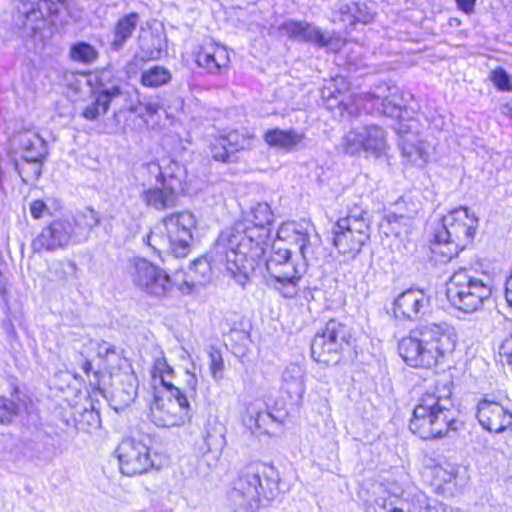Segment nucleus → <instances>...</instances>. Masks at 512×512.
Masks as SVG:
<instances>
[{"mask_svg": "<svg viewBox=\"0 0 512 512\" xmlns=\"http://www.w3.org/2000/svg\"><path fill=\"white\" fill-rule=\"evenodd\" d=\"M273 212L267 203L259 202L250 208L242 220L222 231L217 238V260H228V249H237V271L240 281L246 279L247 273H253L257 261L263 258L271 246V225ZM230 263V261L228 260Z\"/></svg>", "mask_w": 512, "mask_h": 512, "instance_id": "obj_1", "label": "nucleus"}, {"mask_svg": "<svg viewBox=\"0 0 512 512\" xmlns=\"http://www.w3.org/2000/svg\"><path fill=\"white\" fill-rule=\"evenodd\" d=\"M277 238L295 245L301 260H294L289 248L277 247L273 244L271 253L265 262L268 273L266 283L282 297L292 299L299 292L300 281L314 254L310 226L295 221L285 222L279 227Z\"/></svg>", "mask_w": 512, "mask_h": 512, "instance_id": "obj_2", "label": "nucleus"}, {"mask_svg": "<svg viewBox=\"0 0 512 512\" xmlns=\"http://www.w3.org/2000/svg\"><path fill=\"white\" fill-rule=\"evenodd\" d=\"M458 410L452 399L451 385L437 384L419 398L409 422L410 431L424 440L440 439L459 430Z\"/></svg>", "mask_w": 512, "mask_h": 512, "instance_id": "obj_3", "label": "nucleus"}, {"mask_svg": "<svg viewBox=\"0 0 512 512\" xmlns=\"http://www.w3.org/2000/svg\"><path fill=\"white\" fill-rule=\"evenodd\" d=\"M456 341L454 328L448 323H426L403 337L398 350L409 366L431 368L454 351Z\"/></svg>", "mask_w": 512, "mask_h": 512, "instance_id": "obj_4", "label": "nucleus"}, {"mask_svg": "<svg viewBox=\"0 0 512 512\" xmlns=\"http://www.w3.org/2000/svg\"><path fill=\"white\" fill-rule=\"evenodd\" d=\"M277 469L263 462L245 466L233 482L227 499L234 512H255L280 495Z\"/></svg>", "mask_w": 512, "mask_h": 512, "instance_id": "obj_5", "label": "nucleus"}, {"mask_svg": "<svg viewBox=\"0 0 512 512\" xmlns=\"http://www.w3.org/2000/svg\"><path fill=\"white\" fill-rule=\"evenodd\" d=\"M173 373V368L161 352V356L154 360L151 370L153 379H159L168 393L166 397L155 395L150 405L151 421L158 427L182 426L191 419L193 414L188 396L182 394V391L170 382Z\"/></svg>", "mask_w": 512, "mask_h": 512, "instance_id": "obj_6", "label": "nucleus"}, {"mask_svg": "<svg viewBox=\"0 0 512 512\" xmlns=\"http://www.w3.org/2000/svg\"><path fill=\"white\" fill-rule=\"evenodd\" d=\"M492 295V282L486 275L478 277L470 270L459 269L447 284V298L460 311L473 313L480 310Z\"/></svg>", "mask_w": 512, "mask_h": 512, "instance_id": "obj_7", "label": "nucleus"}, {"mask_svg": "<svg viewBox=\"0 0 512 512\" xmlns=\"http://www.w3.org/2000/svg\"><path fill=\"white\" fill-rule=\"evenodd\" d=\"M370 231L368 212L360 206H354L333 226V244L343 257L355 259L370 239Z\"/></svg>", "mask_w": 512, "mask_h": 512, "instance_id": "obj_8", "label": "nucleus"}, {"mask_svg": "<svg viewBox=\"0 0 512 512\" xmlns=\"http://www.w3.org/2000/svg\"><path fill=\"white\" fill-rule=\"evenodd\" d=\"M216 247L217 241L206 256L196 259L189 265L183 283L178 287L183 294H190L197 286H202L210 282L213 269L226 273L242 287L249 282L252 273H247L244 281H240L237 274V262H239L237 258L240 256L239 250L228 249L227 259H229V263L228 260H217V255L215 253Z\"/></svg>", "mask_w": 512, "mask_h": 512, "instance_id": "obj_9", "label": "nucleus"}, {"mask_svg": "<svg viewBox=\"0 0 512 512\" xmlns=\"http://www.w3.org/2000/svg\"><path fill=\"white\" fill-rule=\"evenodd\" d=\"M16 24L20 29L42 32L57 28V19L66 0H16Z\"/></svg>", "mask_w": 512, "mask_h": 512, "instance_id": "obj_10", "label": "nucleus"}, {"mask_svg": "<svg viewBox=\"0 0 512 512\" xmlns=\"http://www.w3.org/2000/svg\"><path fill=\"white\" fill-rule=\"evenodd\" d=\"M351 337V329L347 325L335 319L329 320L312 341V358L325 365L337 363L339 352L350 343Z\"/></svg>", "mask_w": 512, "mask_h": 512, "instance_id": "obj_11", "label": "nucleus"}, {"mask_svg": "<svg viewBox=\"0 0 512 512\" xmlns=\"http://www.w3.org/2000/svg\"><path fill=\"white\" fill-rule=\"evenodd\" d=\"M341 149L350 156H357L364 152L368 156L380 158L385 156L389 149L387 134L378 125L353 129L342 138Z\"/></svg>", "mask_w": 512, "mask_h": 512, "instance_id": "obj_12", "label": "nucleus"}, {"mask_svg": "<svg viewBox=\"0 0 512 512\" xmlns=\"http://www.w3.org/2000/svg\"><path fill=\"white\" fill-rule=\"evenodd\" d=\"M129 275L137 289L158 299L169 296L174 287L165 270L143 258L133 260Z\"/></svg>", "mask_w": 512, "mask_h": 512, "instance_id": "obj_13", "label": "nucleus"}, {"mask_svg": "<svg viewBox=\"0 0 512 512\" xmlns=\"http://www.w3.org/2000/svg\"><path fill=\"white\" fill-rule=\"evenodd\" d=\"M478 227V218L466 207L450 211L442 218L441 225L435 231V239L453 240L458 246L467 247Z\"/></svg>", "mask_w": 512, "mask_h": 512, "instance_id": "obj_14", "label": "nucleus"}, {"mask_svg": "<svg viewBox=\"0 0 512 512\" xmlns=\"http://www.w3.org/2000/svg\"><path fill=\"white\" fill-rule=\"evenodd\" d=\"M122 474L134 476L146 473L150 468L158 467L156 455L152 456L149 446L142 440L124 439L116 449Z\"/></svg>", "mask_w": 512, "mask_h": 512, "instance_id": "obj_15", "label": "nucleus"}, {"mask_svg": "<svg viewBox=\"0 0 512 512\" xmlns=\"http://www.w3.org/2000/svg\"><path fill=\"white\" fill-rule=\"evenodd\" d=\"M359 100L363 102L366 110L371 109L378 114L397 118L398 123L409 119L403 115L407 114L406 101L397 87H379L377 91L361 95Z\"/></svg>", "mask_w": 512, "mask_h": 512, "instance_id": "obj_16", "label": "nucleus"}, {"mask_svg": "<svg viewBox=\"0 0 512 512\" xmlns=\"http://www.w3.org/2000/svg\"><path fill=\"white\" fill-rule=\"evenodd\" d=\"M420 123L410 117L401 121L396 128L399 136V148L402 156L408 163L422 166L429 157L425 142L420 138Z\"/></svg>", "mask_w": 512, "mask_h": 512, "instance_id": "obj_17", "label": "nucleus"}, {"mask_svg": "<svg viewBox=\"0 0 512 512\" xmlns=\"http://www.w3.org/2000/svg\"><path fill=\"white\" fill-rule=\"evenodd\" d=\"M392 310L396 319L419 321L430 314L431 298L422 289L410 288L394 299Z\"/></svg>", "mask_w": 512, "mask_h": 512, "instance_id": "obj_18", "label": "nucleus"}, {"mask_svg": "<svg viewBox=\"0 0 512 512\" xmlns=\"http://www.w3.org/2000/svg\"><path fill=\"white\" fill-rule=\"evenodd\" d=\"M70 244H78L72 231V222L69 218L54 220L43 228L40 234L32 241L34 252L55 251Z\"/></svg>", "mask_w": 512, "mask_h": 512, "instance_id": "obj_19", "label": "nucleus"}, {"mask_svg": "<svg viewBox=\"0 0 512 512\" xmlns=\"http://www.w3.org/2000/svg\"><path fill=\"white\" fill-rule=\"evenodd\" d=\"M196 224V217L188 211L173 213L162 220L165 232L169 233V237L177 244L176 257H185L189 253Z\"/></svg>", "mask_w": 512, "mask_h": 512, "instance_id": "obj_20", "label": "nucleus"}, {"mask_svg": "<svg viewBox=\"0 0 512 512\" xmlns=\"http://www.w3.org/2000/svg\"><path fill=\"white\" fill-rule=\"evenodd\" d=\"M181 188V180L176 175H169L161 183L145 189L141 199L147 207L157 211L174 208L177 204L178 190Z\"/></svg>", "mask_w": 512, "mask_h": 512, "instance_id": "obj_21", "label": "nucleus"}, {"mask_svg": "<svg viewBox=\"0 0 512 512\" xmlns=\"http://www.w3.org/2000/svg\"><path fill=\"white\" fill-rule=\"evenodd\" d=\"M476 417L489 432L502 433L512 428V413L496 401L483 399L478 403Z\"/></svg>", "mask_w": 512, "mask_h": 512, "instance_id": "obj_22", "label": "nucleus"}, {"mask_svg": "<svg viewBox=\"0 0 512 512\" xmlns=\"http://www.w3.org/2000/svg\"><path fill=\"white\" fill-rule=\"evenodd\" d=\"M14 141L17 150L12 153L15 156L19 153L20 157L47 159L49 155L46 140L36 130L21 131L15 136Z\"/></svg>", "mask_w": 512, "mask_h": 512, "instance_id": "obj_23", "label": "nucleus"}, {"mask_svg": "<svg viewBox=\"0 0 512 512\" xmlns=\"http://www.w3.org/2000/svg\"><path fill=\"white\" fill-rule=\"evenodd\" d=\"M263 139L269 147L292 152L305 147L306 135L293 128H272L264 133Z\"/></svg>", "mask_w": 512, "mask_h": 512, "instance_id": "obj_24", "label": "nucleus"}, {"mask_svg": "<svg viewBox=\"0 0 512 512\" xmlns=\"http://www.w3.org/2000/svg\"><path fill=\"white\" fill-rule=\"evenodd\" d=\"M107 71H102L99 76L100 88L97 92L96 99L93 103L88 105L82 112V115L85 119L93 121L96 120L99 115L105 114L111 102L121 96H124L125 93L122 91L119 85H112L111 87H106L101 83L103 79L108 76Z\"/></svg>", "mask_w": 512, "mask_h": 512, "instance_id": "obj_25", "label": "nucleus"}, {"mask_svg": "<svg viewBox=\"0 0 512 512\" xmlns=\"http://www.w3.org/2000/svg\"><path fill=\"white\" fill-rule=\"evenodd\" d=\"M80 342L83 346L90 345L95 347L97 357L101 362V368L104 369L111 376L116 374L126 364L127 360L122 356L121 352L116 349L112 344L105 341L95 342L90 337H82Z\"/></svg>", "mask_w": 512, "mask_h": 512, "instance_id": "obj_26", "label": "nucleus"}, {"mask_svg": "<svg viewBox=\"0 0 512 512\" xmlns=\"http://www.w3.org/2000/svg\"><path fill=\"white\" fill-rule=\"evenodd\" d=\"M281 388L291 399H301L305 393V370L297 363L287 365L282 373Z\"/></svg>", "mask_w": 512, "mask_h": 512, "instance_id": "obj_27", "label": "nucleus"}, {"mask_svg": "<svg viewBox=\"0 0 512 512\" xmlns=\"http://www.w3.org/2000/svg\"><path fill=\"white\" fill-rule=\"evenodd\" d=\"M9 159L17 171L22 182L26 185L34 184L41 176L44 163L47 159L20 157L17 158L9 152Z\"/></svg>", "mask_w": 512, "mask_h": 512, "instance_id": "obj_28", "label": "nucleus"}, {"mask_svg": "<svg viewBox=\"0 0 512 512\" xmlns=\"http://www.w3.org/2000/svg\"><path fill=\"white\" fill-rule=\"evenodd\" d=\"M70 221L76 242L80 244L87 241L92 229L100 223V216L94 209L87 207L77 211Z\"/></svg>", "mask_w": 512, "mask_h": 512, "instance_id": "obj_29", "label": "nucleus"}, {"mask_svg": "<svg viewBox=\"0 0 512 512\" xmlns=\"http://www.w3.org/2000/svg\"><path fill=\"white\" fill-rule=\"evenodd\" d=\"M165 34H141L139 37L140 52L136 61L157 60L161 57L166 46Z\"/></svg>", "mask_w": 512, "mask_h": 512, "instance_id": "obj_30", "label": "nucleus"}, {"mask_svg": "<svg viewBox=\"0 0 512 512\" xmlns=\"http://www.w3.org/2000/svg\"><path fill=\"white\" fill-rule=\"evenodd\" d=\"M338 14L339 21L348 26H353L356 23L366 24L373 19L367 5L359 2L340 4Z\"/></svg>", "mask_w": 512, "mask_h": 512, "instance_id": "obj_31", "label": "nucleus"}, {"mask_svg": "<svg viewBox=\"0 0 512 512\" xmlns=\"http://www.w3.org/2000/svg\"><path fill=\"white\" fill-rule=\"evenodd\" d=\"M197 64L211 73L219 72L229 62L228 53L224 47L215 46L211 50L204 49L197 55Z\"/></svg>", "mask_w": 512, "mask_h": 512, "instance_id": "obj_32", "label": "nucleus"}, {"mask_svg": "<svg viewBox=\"0 0 512 512\" xmlns=\"http://www.w3.org/2000/svg\"><path fill=\"white\" fill-rule=\"evenodd\" d=\"M220 137L226 142L225 145L234 157L235 153L238 151L249 149L252 146L255 135L250 130L243 128L241 130L230 131Z\"/></svg>", "mask_w": 512, "mask_h": 512, "instance_id": "obj_33", "label": "nucleus"}, {"mask_svg": "<svg viewBox=\"0 0 512 512\" xmlns=\"http://www.w3.org/2000/svg\"><path fill=\"white\" fill-rule=\"evenodd\" d=\"M274 417L271 413L262 412L256 404L251 403L246 407V414L243 417L244 425L252 432H266L268 422H272Z\"/></svg>", "mask_w": 512, "mask_h": 512, "instance_id": "obj_34", "label": "nucleus"}, {"mask_svg": "<svg viewBox=\"0 0 512 512\" xmlns=\"http://www.w3.org/2000/svg\"><path fill=\"white\" fill-rule=\"evenodd\" d=\"M169 175H175V173L172 171H164L162 166L155 161L142 164L137 171V178L143 186L153 184L156 186L161 183L164 178H168Z\"/></svg>", "mask_w": 512, "mask_h": 512, "instance_id": "obj_35", "label": "nucleus"}, {"mask_svg": "<svg viewBox=\"0 0 512 512\" xmlns=\"http://www.w3.org/2000/svg\"><path fill=\"white\" fill-rule=\"evenodd\" d=\"M172 79L169 69L160 65H153L142 71L140 82L149 88H158L168 84Z\"/></svg>", "mask_w": 512, "mask_h": 512, "instance_id": "obj_36", "label": "nucleus"}, {"mask_svg": "<svg viewBox=\"0 0 512 512\" xmlns=\"http://www.w3.org/2000/svg\"><path fill=\"white\" fill-rule=\"evenodd\" d=\"M465 247L454 243L453 240H433L431 244V252L435 261L440 263H447L454 257L458 256L460 251L464 250Z\"/></svg>", "mask_w": 512, "mask_h": 512, "instance_id": "obj_37", "label": "nucleus"}, {"mask_svg": "<svg viewBox=\"0 0 512 512\" xmlns=\"http://www.w3.org/2000/svg\"><path fill=\"white\" fill-rule=\"evenodd\" d=\"M146 243L159 254L171 253L176 257L177 244L172 237H169V233H166L164 228H159V231H151L147 235Z\"/></svg>", "mask_w": 512, "mask_h": 512, "instance_id": "obj_38", "label": "nucleus"}, {"mask_svg": "<svg viewBox=\"0 0 512 512\" xmlns=\"http://www.w3.org/2000/svg\"><path fill=\"white\" fill-rule=\"evenodd\" d=\"M419 206L411 199L400 198L394 204V210L387 214L386 218L389 223L399 220H410L418 213Z\"/></svg>", "mask_w": 512, "mask_h": 512, "instance_id": "obj_39", "label": "nucleus"}, {"mask_svg": "<svg viewBox=\"0 0 512 512\" xmlns=\"http://www.w3.org/2000/svg\"><path fill=\"white\" fill-rule=\"evenodd\" d=\"M69 56L75 62L91 64L97 60L98 52L89 43L78 42L70 47Z\"/></svg>", "mask_w": 512, "mask_h": 512, "instance_id": "obj_40", "label": "nucleus"}, {"mask_svg": "<svg viewBox=\"0 0 512 512\" xmlns=\"http://www.w3.org/2000/svg\"><path fill=\"white\" fill-rule=\"evenodd\" d=\"M128 109L130 112L136 113L146 124H149L158 114L160 106L158 103L154 102H138L135 105H130Z\"/></svg>", "mask_w": 512, "mask_h": 512, "instance_id": "obj_41", "label": "nucleus"}, {"mask_svg": "<svg viewBox=\"0 0 512 512\" xmlns=\"http://www.w3.org/2000/svg\"><path fill=\"white\" fill-rule=\"evenodd\" d=\"M208 356H209V370H210L211 376L215 381H220L221 379H223V372H224V361L222 358V354L218 349L211 346V347H209V350H208Z\"/></svg>", "mask_w": 512, "mask_h": 512, "instance_id": "obj_42", "label": "nucleus"}, {"mask_svg": "<svg viewBox=\"0 0 512 512\" xmlns=\"http://www.w3.org/2000/svg\"><path fill=\"white\" fill-rule=\"evenodd\" d=\"M490 80L496 86L498 90L501 91H511L512 90V78L507 73V71L501 67L494 69L490 73Z\"/></svg>", "mask_w": 512, "mask_h": 512, "instance_id": "obj_43", "label": "nucleus"}, {"mask_svg": "<svg viewBox=\"0 0 512 512\" xmlns=\"http://www.w3.org/2000/svg\"><path fill=\"white\" fill-rule=\"evenodd\" d=\"M225 141L221 137H217L210 145L212 158L219 162H231L232 155L225 145Z\"/></svg>", "mask_w": 512, "mask_h": 512, "instance_id": "obj_44", "label": "nucleus"}, {"mask_svg": "<svg viewBox=\"0 0 512 512\" xmlns=\"http://www.w3.org/2000/svg\"><path fill=\"white\" fill-rule=\"evenodd\" d=\"M141 22V17L136 12H130L122 16L117 24L115 32H132Z\"/></svg>", "mask_w": 512, "mask_h": 512, "instance_id": "obj_45", "label": "nucleus"}, {"mask_svg": "<svg viewBox=\"0 0 512 512\" xmlns=\"http://www.w3.org/2000/svg\"><path fill=\"white\" fill-rule=\"evenodd\" d=\"M18 412V406L10 399L0 397V423H8Z\"/></svg>", "mask_w": 512, "mask_h": 512, "instance_id": "obj_46", "label": "nucleus"}, {"mask_svg": "<svg viewBox=\"0 0 512 512\" xmlns=\"http://www.w3.org/2000/svg\"><path fill=\"white\" fill-rule=\"evenodd\" d=\"M125 381L127 382V387L123 388L120 393L124 394L122 398L123 403L128 405L129 403L133 402L137 396L138 381L133 373L126 374Z\"/></svg>", "mask_w": 512, "mask_h": 512, "instance_id": "obj_47", "label": "nucleus"}, {"mask_svg": "<svg viewBox=\"0 0 512 512\" xmlns=\"http://www.w3.org/2000/svg\"><path fill=\"white\" fill-rule=\"evenodd\" d=\"M280 32H320L319 30H316L315 28H312L310 24L300 22V21H293V20H287L284 21L279 27Z\"/></svg>", "mask_w": 512, "mask_h": 512, "instance_id": "obj_48", "label": "nucleus"}, {"mask_svg": "<svg viewBox=\"0 0 512 512\" xmlns=\"http://www.w3.org/2000/svg\"><path fill=\"white\" fill-rule=\"evenodd\" d=\"M396 502H398L396 498L392 499L384 496L378 497L375 500L376 505L385 512H404L403 506H398Z\"/></svg>", "mask_w": 512, "mask_h": 512, "instance_id": "obj_49", "label": "nucleus"}, {"mask_svg": "<svg viewBox=\"0 0 512 512\" xmlns=\"http://www.w3.org/2000/svg\"><path fill=\"white\" fill-rule=\"evenodd\" d=\"M305 41L313 42L320 47L329 46L332 42V34H294Z\"/></svg>", "mask_w": 512, "mask_h": 512, "instance_id": "obj_50", "label": "nucleus"}, {"mask_svg": "<svg viewBox=\"0 0 512 512\" xmlns=\"http://www.w3.org/2000/svg\"><path fill=\"white\" fill-rule=\"evenodd\" d=\"M186 383L184 391H182V394H185L188 396V400L190 401L191 398H194L197 391V377L194 373H191L190 371H186Z\"/></svg>", "mask_w": 512, "mask_h": 512, "instance_id": "obj_51", "label": "nucleus"}, {"mask_svg": "<svg viewBox=\"0 0 512 512\" xmlns=\"http://www.w3.org/2000/svg\"><path fill=\"white\" fill-rule=\"evenodd\" d=\"M49 208L42 200H34L30 204V213L34 219H41Z\"/></svg>", "mask_w": 512, "mask_h": 512, "instance_id": "obj_52", "label": "nucleus"}, {"mask_svg": "<svg viewBox=\"0 0 512 512\" xmlns=\"http://www.w3.org/2000/svg\"><path fill=\"white\" fill-rule=\"evenodd\" d=\"M501 351L508 356V363L512 365V334L503 341Z\"/></svg>", "mask_w": 512, "mask_h": 512, "instance_id": "obj_53", "label": "nucleus"}, {"mask_svg": "<svg viewBox=\"0 0 512 512\" xmlns=\"http://www.w3.org/2000/svg\"><path fill=\"white\" fill-rule=\"evenodd\" d=\"M460 10L465 13H470L474 9L476 0H455Z\"/></svg>", "mask_w": 512, "mask_h": 512, "instance_id": "obj_54", "label": "nucleus"}, {"mask_svg": "<svg viewBox=\"0 0 512 512\" xmlns=\"http://www.w3.org/2000/svg\"><path fill=\"white\" fill-rule=\"evenodd\" d=\"M505 299L507 304L512 308V273L505 283Z\"/></svg>", "mask_w": 512, "mask_h": 512, "instance_id": "obj_55", "label": "nucleus"}, {"mask_svg": "<svg viewBox=\"0 0 512 512\" xmlns=\"http://www.w3.org/2000/svg\"><path fill=\"white\" fill-rule=\"evenodd\" d=\"M129 35L130 34H115L116 37L112 41V48L116 51L121 49Z\"/></svg>", "mask_w": 512, "mask_h": 512, "instance_id": "obj_56", "label": "nucleus"}, {"mask_svg": "<svg viewBox=\"0 0 512 512\" xmlns=\"http://www.w3.org/2000/svg\"><path fill=\"white\" fill-rule=\"evenodd\" d=\"M500 112L512 119V98L501 105Z\"/></svg>", "mask_w": 512, "mask_h": 512, "instance_id": "obj_57", "label": "nucleus"}, {"mask_svg": "<svg viewBox=\"0 0 512 512\" xmlns=\"http://www.w3.org/2000/svg\"><path fill=\"white\" fill-rule=\"evenodd\" d=\"M451 508V506H448L444 503H436L435 505L429 508V512H449Z\"/></svg>", "mask_w": 512, "mask_h": 512, "instance_id": "obj_58", "label": "nucleus"}, {"mask_svg": "<svg viewBox=\"0 0 512 512\" xmlns=\"http://www.w3.org/2000/svg\"><path fill=\"white\" fill-rule=\"evenodd\" d=\"M82 370L86 375H89L92 371V363L89 360H86L82 365Z\"/></svg>", "mask_w": 512, "mask_h": 512, "instance_id": "obj_59", "label": "nucleus"}, {"mask_svg": "<svg viewBox=\"0 0 512 512\" xmlns=\"http://www.w3.org/2000/svg\"><path fill=\"white\" fill-rule=\"evenodd\" d=\"M83 416H84V417H88L89 419H92V420H94V421H97V422H98V418H99V416H98V414H97V413H95L93 410H91V411H85V413H84V415H83Z\"/></svg>", "mask_w": 512, "mask_h": 512, "instance_id": "obj_60", "label": "nucleus"}, {"mask_svg": "<svg viewBox=\"0 0 512 512\" xmlns=\"http://www.w3.org/2000/svg\"><path fill=\"white\" fill-rule=\"evenodd\" d=\"M340 105L349 113V115H353L354 112L348 108L347 104L344 102V99L340 100Z\"/></svg>", "mask_w": 512, "mask_h": 512, "instance_id": "obj_61", "label": "nucleus"}, {"mask_svg": "<svg viewBox=\"0 0 512 512\" xmlns=\"http://www.w3.org/2000/svg\"><path fill=\"white\" fill-rule=\"evenodd\" d=\"M68 266L72 269V270H75L76 269V265L72 262L68 263Z\"/></svg>", "mask_w": 512, "mask_h": 512, "instance_id": "obj_62", "label": "nucleus"}, {"mask_svg": "<svg viewBox=\"0 0 512 512\" xmlns=\"http://www.w3.org/2000/svg\"><path fill=\"white\" fill-rule=\"evenodd\" d=\"M56 267H58L60 269H63V264L62 263H58V264H56Z\"/></svg>", "mask_w": 512, "mask_h": 512, "instance_id": "obj_63", "label": "nucleus"}, {"mask_svg": "<svg viewBox=\"0 0 512 512\" xmlns=\"http://www.w3.org/2000/svg\"><path fill=\"white\" fill-rule=\"evenodd\" d=\"M449 512H460V511L458 509L451 508V510H449Z\"/></svg>", "mask_w": 512, "mask_h": 512, "instance_id": "obj_64", "label": "nucleus"}]
</instances>
